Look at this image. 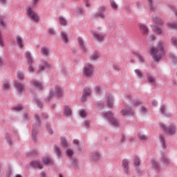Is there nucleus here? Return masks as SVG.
Here are the masks:
<instances>
[{
    "label": "nucleus",
    "mask_w": 177,
    "mask_h": 177,
    "mask_svg": "<svg viewBox=\"0 0 177 177\" xmlns=\"http://www.w3.org/2000/svg\"><path fill=\"white\" fill-rule=\"evenodd\" d=\"M15 88L17 91L19 93V95H21L23 93V90L24 89V84L16 82Z\"/></svg>",
    "instance_id": "20"
},
{
    "label": "nucleus",
    "mask_w": 177,
    "mask_h": 177,
    "mask_svg": "<svg viewBox=\"0 0 177 177\" xmlns=\"http://www.w3.org/2000/svg\"><path fill=\"white\" fill-rule=\"evenodd\" d=\"M151 164L152 165V168H153L156 172H159V171H161V167L160 166V162L156 160V159H151Z\"/></svg>",
    "instance_id": "13"
},
{
    "label": "nucleus",
    "mask_w": 177,
    "mask_h": 177,
    "mask_svg": "<svg viewBox=\"0 0 177 177\" xmlns=\"http://www.w3.org/2000/svg\"><path fill=\"white\" fill-rule=\"evenodd\" d=\"M93 35L95 39H96V41H98V42H103V40L106 37V34H104V32H97V31L93 32Z\"/></svg>",
    "instance_id": "8"
},
{
    "label": "nucleus",
    "mask_w": 177,
    "mask_h": 177,
    "mask_svg": "<svg viewBox=\"0 0 177 177\" xmlns=\"http://www.w3.org/2000/svg\"><path fill=\"white\" fill-rule=\"evenodd\" d=\"M135 73H136L137 77H138V78H142L143 77V73H142L141 70L136 69Z\"/></svg>",
    "instance_id": "46"
},
{
    "label": "nucleus",
    "mask_w": 177,
    "mask_h": 177,
    "mask_svg": "<svg viewBox=\"0 0 177 177\" xmlns=\"http://www.w3.org/2000/svg\"><path fill=\"white\" fill-rule=\"evenodd\" d=\"M149 52L154 62H160V60H161V57L165 55L164 43L159 42L156 48L149 47Z\"/></svg>",
    "instance_id": "1"
},
{
    "label": "nucleus",
    "mask_w": 177,
    "mask_h": 177,
    "mask_svg": "<svg viewBox=\"0 0 177 177\" xmlns=\"http://www.w3.org/2000/svg\"><path fill=\"white\" fill-rule=\"evenodd\" d=\"M77 166H78V161H77V159L73 158V161L71 162V167H73L74 169H77Z\"/></svg>",
    "instance_id": "42"
},
{
    "label": "nucleus",
    "mask_w": 177,
    "mask_h": 177,
    "mask_svg": "<svg viewBox=\"0 0 177 177\" xmlns=\"http://www.w3.org/2000/svg\"><path fill=\"white\" fill-rule=\"evenodd\" d=\"M76 14L77 15V16H81L82 15H84V10L79 8L77 11H76Z\"/></svg>",
    "instance_id": "61"
},
{
    "label": "nucleus",
    "mask_w": 177,
    "mask_h": 177,
    "mask_svg": "<svg viewBox=\"0 0 177 177\" xmlns=\"http://www.w3.org/2000/svg\"><path fill=\"white\" fill-rule=\"evenodd\" d=\"M106 10V7L102 6L100 7L98 10L97 13L95 15V17H100V19H102L104 20L106 19V15H104V11Z\"/></svg>",
    "instance_id": "14"
},
{
    "label": "nucleus",
    "mask_w": 177,
    "mask_h": 177,
    "mask_svg": "<svg viewBox=\"0 0 177 177\" xmlns=\"http://www.w3.org/2000/svg\"><path fill=\"white\" fill-rule=\"evenodd\" d=\"M169 28L176 29L177 28V23L176 24H170L168 25Z\"/></svg>",
    "instance_id": "62"
},
{
    "label": "nucleus",
    "mask_w": 177,
    "mask_h": 177,
    "mask_svg": "<svg viewBox=\"0 0 177 177\" xmlns=\"http://www.w3.org/2000/svg\"><path fill=\"white\" fill-rule=\"evenodd\" d=\"M61 145L64 149H67V147H68V143L65 138H61Z\"/></svg>",
    "instance_id": "38"
},
{
    "label": "nucleus",
    "mask_w": 177,
    "mask_h": 177,
    "mask_svg": "<svg viewBox=\"0 0 177 177\" xmlns=\"http://www.w3.org/2000/svg\"><path fill=\"white\" fill-rule=\"evenodd\" d=\"M159 139L162 145V147L163 149H165V147H167V145H165V138H164V136H162V134H159Z\"/></svg>",
    "instance_id": "31"
},
{
    "label": "nucleus",
    "mask_w": 177,
    "mask_h": 177,
    "mask_svg": "<svg viewBox=\"0 0 177 177\" xmlns=\"http://www.w3.org/2000/svg\"><path fill=\"white\" fill-rule=\"evenodd\" d=\"M169 8L172 9L174 13H175V15L177 17V10H176V8L174 6H169Z\"/></svg>",
    "instance_id": "64"
},
{
    "label": "nucleus",
    "mask_w": 177,
    "mask_h": 177,
    "mask_svg": "<svg viewBox=\"0 0 177 177\" xmlns=\"http://www.w3.org/2000/svg\"><path fill=\"white\" fill-rule=\"evenodd\" d=\"M31 82L34 85V86H35V88H37V89H39V91H42V89H44L42 82L37 80H32Z\"/></svg>",
    "instance_id": "18"
},
{
    "label": "nucleus",
    "mask_w": 177,
    "mask_h": 177,
    "mask_svg": "<svg viewBox=\"0 0 177 177\" xmlns=\"http://www.w3.org/2000/svg\"><path fill=\"white\" fill-rule=\"evenodd\" d=\"M41 53L45 57L49 56V48L45 47V48H41Z\"/></svg>",
    "instance_id": "27"
},
{
    "label": "nucleus",
    "mask_w": 177,
    "mask_h": 177,
    "mask_svg": "<svg viewBox=\"0 0 177 177\" xmlns=\"http://www.w3.org/2000/svg\"><path fill=\"white\" fill-rule=\"evenodd\" d=\"M30 167L33 168H37L38 169H42L44 166L41 164V161L39 160H33L30 163Z\"/></svg>",
    "instance_id": "17"
},
{
    "label": "nucleus",
    "mask_w": 177,
    "mask_h": 177,
    "mask_svg": "<svg viewBox=\"0 0 177 177\" xmlns=\"http://www.w3.org/2000/svg\"><path fill=\"white\" fill-rule=\"evenodd\" d=\"M140 30L141 32L143 34V35H145V37H147V35L149 34V28H147V26H146L145 25H143V24H140Z\"/></svg>",
    "instance_id": "22"
},
{
    "label": "nucleus",
    "mask_w": 177,
    "mask_h": 177,
    "mask_svg": "<svg viewBox=\"0 0 177 177\" xmlns=\"http://www.w3.org/2000/svg\"><path fill=\"white\" fill-rule=\"evenodd\" d=\"M102 114H103L105 118H107L108 121L113 125V127H118V120L114 118L113 113L111 111L102 112Z\"/></svg>",
    "instance_id": "3"
},
{
    "label": "nucleus",
    "mask_w": 177,
    "mask_h": 177,
    "mask_svg": "<svg viewBox=\"0 0 177 177\" xmlns=\"http://www.w3.org/2000/svg\"><path fill=\"white\" fill-rule=\"evenodd\" d=\"M133 162L134 167H136V173L139 174V172H140V168H139V165H140V158H139V156H135Z\"/></svg>",
    "instance_id": "11"
},
{
    "label": "nucleus",
    "mask_w": 177,
    "mask_h": 177,
    "mask_svg": "<svg viewBox=\"0 0 177 177\" xmlns=\"http://www.w3.org/2000/svg\"><path fill=\"white\" fill-rule=\"evenodd\" d=\"M41 64L44 66V68H50V64L46 61L43 62Z\"/></svg>",
    "instance_id": "54"
},
{
    "label": "nucleus",
    "mask_w": 177,
    "mask_h": 177,
    "mask_svg": "<svg viewBox=\"0 0 177 177\" xmlns=\"http://www.w3.org/2000/svg\"><path fill=\"white\" fill-rule=\"evenodd\" d=\"M147 1L150 10H154L156 6L153 3V0H147Z\"/></svg>",
    "instance_id": "41"
},
{
    "label": "nucleus",
    "mask_w": 177,
    "mask_h": 177,
    "mask_svg": "<svg viewBox=\"0 0 177 177\" xmlns=\"http://www.w3.org/2000/svg\"><path fill=\"white\" fill-rule=\"evenodd\" d=\"M26 14L28 17L30 19V20H32V21H35V23H38V21H39V18L38 17V15H37V13L32 11V9H31V8H28L26 10Z\"/></svg>",
    "instance_id": "6"
},
{
    "label": "nucleus",
    "mask_w": 177,
    "mask_h": 177,
    "mask_svg": "<svg viewBox=\"0 0 177 177\" xmlns=\"http://www.w3.org/2000/svg\"><path fill=\"white\" fill-rule=\"evenodd\" d=\"M77 42L80 49L82 50V52L85 53V52H86V46H85V42L84 41V39H82L81 37H78Z\"/></svg>",
    "instance_id": "15"
},
{
    "label": "nucleus",
    "mask_w": 177,
    "mask_h": 177,
    "mask_svg": "<svg viewBox=\"0 0 177 177\" xmlns=\"http://www.w3.org/2000/svg\"><path fill=\"white\" fill-rule=\"evenodd\" d=\"M12 176V167H8L6 172V177Z\"/></svg>",
    "instance_id": "56"
},
{
    "label": "nucleus",
    "mask_w": 177,
    "mask_h": 177,
    "mask_svg": "<svg viewBox=\"0 0 177 177\" xmlns=\"http://www.w3.org/2000/svg\"><path fill=\"white\" fill-rule=\"evenodd\" d=\"M169 57H170L171 62H173V63H174V64H176V63H177L176 56H175V55H174V54H171Z\"/></svg>",
    "instance_id": "49"
},
{
    "label": "nucleus",
    "mask_w": 177,
    "mask_h": 177,
    "mask_svg": "<svg viewBox=\"0 0 177 177\" xmlns=\"http://www.w3.org/2000/svg\"><path fill=\"white\" fill-rule=\"evenodd\" d=\"M55 97H62L63 96V88L60 86L56 85L54 91Z\"/></svg>",
    "instance_id": "12"
},
{
    "label": "nucleus",
    "mask_w": 177,
    "mask_h": 177,
    "mask_svg": "<svg viewBox=\"0 0 177 177\" xmlns=\"http://www.w3.org/2000/svg\"><path fill=\"white\" fill-rule=\"evenodd\" d=\"M28 156L29 157H35L38 156V152L35 150L30 151L28 152Z\"/></svg>",
    "instance_id": "47"
},
{
    "label": "nucleus",
    "mask_w": 177,
    "mask_h": 177,
    "mask_svg": "<svg viewBox=\"0 0 177 177\" xmlns=\"http://www.w3.org/2000/svg\"><path fill=\"white\" fill-rule=\"evenodd\" d=\"M34 100L36 102V104H37V107H40V108L42 107V106H43L42 102H41L40 100H39L38 97H35Z\"/></svg>",
    "instance_id": "44"
},
{
    "label": "nucleus",
    "mask_w": 177,
    "mask_h": 177,
    "mask_svg": "<svg viewBox=\"0 0 177 177\" xmlns=\"http://www.w3.org/2000/svg\"><path fill=\"white\" fill-rule=\"evenodd\" d=\"M48 32L49 34H50V35H56V32L55 31V29H53V28H50L48 29Z\"/></svg>",
    "instance_id": "59"
},
{
    "label": "nucleus",
    "mask_w": 177,
    "mask_h": 177,
    "mask_svg": "<svg viewBox=\"0 0 177 177\" xmlns=\"http://www.w3.org/2000/svg\"><path fill=\"white\" fill-rule=\"evenodd\" d=\"M73 153V152L71 149H66V154H67V156H68V157H72Z\"/></svg>",
    "instance_id": "60"
},
{
    "label": "nucleus",
    "mask_w": 177,
    "mask_h": 177,
    "mask_svg": "<svg viewBox=\"0 0 177 177\" xmlns=\"http://www.w3.org/2000/svg\"><path fill=\"white\" fill-rule=\"evenodd\" d=\"M53 96H55V93H53V88H51L49 90V94L46 97V100H48V102H50V100L53 99Z\"/></svg>",
    "instance_id": "33"
},
{
    "label": "nucleus",
    "mask_w": 177,
    "mask_h": 177,
    "mask_svg": "<svg viewBox=\"0 0 177 177\" xmlns=\"http://www.w3.org/2000/svg\"><path fill=\"white\" fill-rule=\"evenodd\" d=\"M152 20L156 24H162V21H161V19L160 17H157L156 14H153L152 15Z\"/></svg>",
    "instance_id": "25"
},
{
    "label": "nucleus",
    "mask_w": 177,
    "mask_h": 177,
    "mask_svg": "<svg viewBox=\"0 0 177 177\" xmlns=\"http://www.w3.org/2000/svg\"><path fill=\"white\" fill-rule=\"evenodd\" d=\"M154 31L157 32V34L161 35L162 34V29L158 26H154Z\"/></svg>",
    "instance_id": "43"
},
{
    "label": "nucleus",
    "mask_w": 177,
    "mask_h": 177,
    "mask_svg": "<svg viewBox=\"0 0 177 177\" xmlns=\"http://www.w3.org/2000/svg\"><path fill=\"white\" fill-rule=\"evenodd\" d=\"M138 136L139 139L141 140H147V137H146V136H145L142 133H138Z\"/></svg>",
    "instance_id": "53"
},
{
    "label": "nucleus",
    "mask_w": 177,
    "mask_h": 177,
    "mask_svg": "<svg viewBox=\"0 0 177 177\" xmlns=\"http://www.w3.org/2000/svg\"><path fill=\"white\" fill-rule=\"evenodd\" d=\"M64 115L65 117H71V108L70 106L67 105L64 106Z\"/></svg>",
    "instance_id": "21"
},
{
    "label": "nucleus",
    "mask_w": 177,
    "mask_h": 177,
    "mask_svg": "<svg viewBox=\"0 0 177 177\" xmlns=\"http://www.w3.org/2000/svg\"><path fill=\"white\" fill-rule=\"evenodd\" d=\"M160 162L162 164H164V165H166V167H168V165L171 164V161L168 158V156L164 155V153H161Z\"/></svg>",
    "instance_id": "19"
},
{
    "label": "nucleus",
    "mask_w": 177,
    "mask_h": 177,
    "mask_svg": "<svg viewBox=\"0 0 177 177\" xmlns=\"http://www.w3.org/2000/svg\"><path fill=\"white\" fill-rule=\"evenodd\" d=\"M136 57L138 59L140 63H145V57L140 53H135Z\"/></svg>",
    "instance_id": "32"
},
{
    "label": "nucleus",
    "mask_w": 177,
    "mask_h": 177,
    "mask_svg": "<svg viewBox=\"0 0 177 177\" xmlns=\"http://www.w3.org/2000/svg\"><path fill=\"white\" fill-rule=\"evenodd\" d=\"M42 162L44 165H53V160L50 158H45L42 160Z\"/></svg>",
    "instance_id": "24"
},
{
    "label": "nucleus",
    "mask_w": 177,
    "mask_h": 177,
    "mask_svg": "<svg viewBox=\"0 0 177 177\" xmlns=\"http://www.w3.org/2000/svg\"><path fill=\"white\" fill-rule=\"evenodd\" d=\"M93 74V67H92V65L88 64L84 67L83 75H84V77H92Z\"/></svg>",
    "instance_id": "7"
},
{
    "label": "nucleus",
    "mask_w": 177,
    "mask_h": 177,
    "mask_svg": "<svg viewBox=\"0 0 177 177\" xmlns=\"http://www.w3.org/2000/svg\"><path fill=\"white\" fill-rule=\"evenodd\" d=\"M142 102L140 100H132V104L133 106H138V104H140Z\"/></svg>",
    "instance_id": "58"
},
{
    "label": "nucleus",
    "mask_w": 177,
    "mask_h": 177,
    "mask_svg": "<svg viewBox=\"0 0 177 177\" xmlns=\"http://www.w3.org/2000/svg\"><path fill=\"white\" fill-rule=\"evenodd\" d=\"M160 111L163 115H167V108L165 107V105L160 106Z\"/></svg>",
    "instance_id": "39"
},
{
    "label": "nucleus",
    "mask_w": 177,
    "mask_h": 177,
    "mask_svg": "<svg viewBox=\"0 0 177 177\" xmlns=\"http://www.w3.org/2000/svg\"><path fill=\"white\" fill-rule=\"evenodd\" d=\"M92 160L94 161H97L100 158V154L97 152L92 153H91Z\"/></svg>",
    "instance_id": "36"
},
{
    "label": "nucleus",
    "mask_w": 177,
    "mask_h": 177,
    "mask_svg": "<svg viewBox=\"0 0 177 177\" xmlns=\"http://www.w3.org/2000/svg\"><path fill=\"white\" fill-rule=\"evenodd\" d=\"M123 170L125 171L127 176L129 175V160L124 159L122 160Z\"/></svg>",
    "instance_id": "16"
},
{
    "label": "nucleus",
    "mask_w": 177,
    "mask_h": 177,
    "mask_svg": "<svg viewBox=\"0 0 177 177\" xmlns=\"http://www.w3.org/2000/svg\"><path fill=\"white\" fill-rule=\"evenodd\" d=\"M91 93H92V88L86 87L83 89V94L82 96V102H86L88 99V96H91Z\"/></svg>",
    "instance_id": "9"
},
{
    "label": "nucleus",
    "mask_w": 177,
    "mask_h": 177,
    "mask_svg": "<svg viewBox=\"0 0 177 177\" xmlns=\"http://www.w3.org/2000/svg\"><path fill=\"white\" fill-rule=\"evenodd\" d=\"M111 6L113 10H117V8H118V6L117 5V3L114 1V0L110 1Z\"/></svg>",
    "instance_id": "40"
},
{
    "label": "nucleus",
    "mask_w": 177,
    "mask_h": 177,
    "mask_svg": "<svg viewBox=\"0 0 177 177\" xmlns=\"http://www.w3.org/2000/svg\"><path fill=\"white\" fill-rule=\"evenodd\" d=\"M121 113L122 115H133V111L127 104H124V109L121 110Z\"/></svg>",
    "instance_id": "10"
},
{
    "label": "nucleus",
    "mask_w": 177,
    "mask_h": 177,
    "mask_svg": "<svg viewBox=\"0 0 177 177\" xmlns=\"http://www.w3.org/2000/svg\"><path fill=\"white\" fill-rule=\"evenodd\" d=\"M160 127L168 133L169 135H175V132H176V126L174 124H170L168 127H166L164 124H160Z\"/></svg>",
    "instance_id": "4"
},
{
    "label": "nucleus",
    "mask_w": 177,
    "mask_h": 177,
    "mask_svg": "<svg viewBox=\"0 0 177 177\" xmlns=\"http://www.w3.org/2000/svg\"><path fill=\"white\" fill-rule=\"evenodd\" d=\"M147 80L151 85H156V77L151 76V75H148L147 77Z\"/></svg>",
    "instance_id": "28"
},
{
    "label": "nucleus",
    "mask_w": 177,
    "mask_h": 177,
    "mask_svg": "<svg viewBox=\"0 0 177 177\" xmlns=\"http://www.w3.org/2000/svg\"><path fill=\"white\" fill-rule=\"evenodd\" d=\"M100 57V53H99V52H97V50H95L93 53V55H91L90 59L91 60H97V59Z\"/></svg>",
    "instance_id": "26"
},
{
    "label": "nucleus",
    "mask_w": 177,
    "mask_h": 177,
    "mask_svg": "<svg viewBox=\"0 0 177 177\" xmlns=\"http://www.w3.org/2000/svg\"><path fill=\"white\" fill-rule=\"evenodd\" d=\"M103 91V87H102L101 86H96L95 88V93L96 95H98L99 96H100V95H102V92Z\"/></svg>",
    "instance_id": "30"
},
{
    "label": "nucleus",
    "mask_w": 177,
    "mask_h": 177,
    "mask_svg": "<svg viewBox=\"0 0 177 177\" xmlns=\"http://www.w3.org/2000/svg\"><path fill=\"white\" fill-rule=\"evenodd\" d=\"M80 115L82 118H85L86 117V112H85L84 109H82L80 111Z\"/></svg>",
    "instance_id": "57"
},
{
    "label": "nucleus",
    "mask_w": 177,
    "mask_h": 177,
    "mask_svg": "<svg viewBox=\"0 0 177 177\" xmlns=\"http://www.w3.org/2000/svg\"><path fill=\"white\" fill-rule=\"evenodd\" d=\"M61 38L64 44H67L68 41V39L67 38V33L64 32H61Z\"/></svg>",
    "instance_id": "34"
},
{
    "label": "nucleus",
    "mask_w": 177,
    "mask_h": 177,
    "mask_svg": "<svg viewBox=\"0 0 177 177\" xmlns=\"http://www.w3.org/2000/svg\"><path fill=\"white\" fill-rule=\"evenodd\" d=\"M0 24L2 26V27H6V22L3 18H0Z\"/></svg>",
    "instance_id": "63"
},
{
    "label": "nucleus",
    "mask_w": 177,
    "mask_h": 177,
    "mask_svg": "<svg viewBox=\"0 0 177 177\" xmlns=\"http://www.w3.org/2000/svg\"><path fill=\"white\" fill-rule=\"evenodd\" d=\"M171 45L174 46L175 48H177V39L175 37H171Z\"/></svg>",
    "instance_id": "51"
},
{
    "label": "nucleus",
    "mask_w": 177,
    "mask_h": 177,
    "mask_svg": "<svg viewBox=\"0 0 177 177\" xmlns=\"http://www.w3.org/2000/svg\"><path fill=\"white\" fill-rule=\"evenodd\" d=\"M9 88H10V85H9V83H8V82L3 84L2 85L3 91H9Z\"/></svg>",
    "instance_id": "45"
},
{
    "label": "nucleus",
    "mask_w": 177,
    "mask_h": 177,
    "mask_svg": "<svg viewBox=\"0 0 177 177\" xmlns=\"http://www.w3.org/2000/svg\"><path fill=\"white\" fill-rule=\"evenodd\" d=\"M136 6L137 9L140 10L141 8H143V3L141 1H136Z\"/></svg>",
    "instance_id": "55"
},
{
    "label": "nucleus",
    "mask_w": 177,
    "mask_h": 177,
    "mask_svg": "<svg viewBox=\"0 0 177 177\" xmlns=\"http://www.w3.org/2000/svg\"><path fill=\"white\" fill-rule=\"evenodd\" d=\"M54 150L56 156L58 157V158H60L62 157V151H60V148L57 145H54Z\"/></svg>",
    "instance_id": "29"
},
{
    "label": "nucleus",
    "mask_w": 177,
    "mask_h": 177,
    "mask_svg": "<svg viewBox=\"0 0 177 177\" xmlns=\"http://www.w3.org/2000/svg\"><path fill=\"white\" fill-rule=\"evenodd\" d=\"M59 20L60 26H67V20H66V19H64V17L60 16L59 17Z\"/></svg>",
    "instance_id": "37"
},
{
    "label": "nucleus",
    "mask_w": 177,
    "mask_h": 177,
    "mask_svg": "<svg viewBox=\"0 0 177 177\" xmlns=\"http://www.w3.org/2000/svg\"><path fill=\"white\" fill-rule=\"evenodd\" d=\"M106 106H107V107H109V109H111V107H113V106H114V98H113V96L109 95L108 97Z\"/></svg>",
    "instance_id": "23"
},
{
    "label": "nucleus",
    "mask_w": 177,
    "mask_h": 177,
    "mask_svg": "<svg viewBox=\"0 0 177 177\" xmlns=\"http://www.w3.org/2000/svg\"><path fill=\"white\" fill-rule=\"evenodd\" d=\"M16 40L19 48L21 49V48H23V40L21 39V37H20V36H17L16 37Z\"/></svg>",
    "instance_id": "35"
},
{
    "label": "nucleus",
    "mask_w": 177,
    "mask_h": 177,
    "mask_svg": "<svg viewBox=\"0 0 177 177\" xmlns=\"http://www.w3.org/2000/svg\"><path fill=\"white\" fill-rule=\"evenodd\" d=\"M30 118H31V115H30L28 113H24L23 120H24V121H28V120H30Z\"/></svg>",
    "instance_id": "50"
},
{
    "label": "nucleus",
    "mask_w": 177,
    "mask_h": 177,
    "mask_svg": "<svg viewBox=\"0 0 177 177\" xmlns=\"http://www.w3.org/2000/svg\"><path fill=\"white\" fill-rule=\"evenodd\" d=\"M6 139L9 146H12V138H10V136L9 134H7V136H6Z\"/></svg>",
    "instance_id": "52"
},
{
    "label": "nucleus",
    "mask_w": 177,
    "mask_h": 177,
    "mask_svg": "<svg viewBox=\"0 0 177 177\" xmlns=\"http://www.w3.org/2000/svg\"><path fill=\"white\" fill-rule=\"evenodd\" d=\"M35 122L33 124V129L32 131V139L33 142H37V135H38L37 129L41 125V120H39V115L35 114Z\"/></svg>",
    "instance_id": "2"
},
{
    "label": "nucleus",
    "mask_w": 177,
    "mask_h": 177,
    "mask_svg": "<svg viewBox=\"0 0 177 177\" xmlns=\"http://www.w3.org/2000/svg\"><path fill=\"white\" fill-rule=\"evenodd\" d=\"M25 57H26L28 64H29L28 70L29 73H32V71H34V67H32L34 59H32V56H31V53H30V51H26L25 53Z\"/></svg>",
    "instance_id": "5"
},
{
    "label": "nucleus",
    "mask_w": 177,
    "mask_h": 177,
    "mask_svg": "<svg viewBox=\"0 0 177 177\" xmlns=\"http://www.w3.org/2000/svg\"><path fill=\"white\" fill-rule=\"evenodd\" d=\"M13 110H15V111H21V110H23V106H21V104H18L13 107Z\"/></svg>",
    "instance_id": "48"
}]
</instances>
